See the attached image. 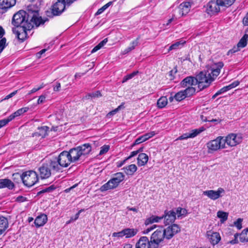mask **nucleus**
Returning a JSON list of instances; mask_svg holds the SVG:
<instances>
[{"mask_svg":"<svg viewBox=\"0 0 248 248\" xmlns=\"http://www.w3.org/2000/svg\"><path fill=\"white\" fill-rule=\"evenodd\" d=\"M174 99L177 101H181L184 99L186 96L183 91H181L176 93L174 96Z\"/></svg>","mask_w":248,"mask_h":248,"instance_id":"39","label":"nucleus"},{"mask_svg":"<svg viewBox=\"0 0 248 248\" xmlns=\"http://www.w3.org/2000/svg\"><path fill=\"white\" fill-rule=\"evenodd\" d=\"M220 6H229L233 4L235 0H217Z\"/></svg>","mask_w":248,"mask_h":248,"instance_id":"38","label":"nucleus"},{"mask_svg":"<svg viewBox=\"0 0 248 248\" xmlns=\"http://www.w3.org/2000/svg\"><path fill=\"white\" fill-rule=\"evenodd\" d=\"M203 131V128L199 129H195L190 131L188 133H184L181 136H179L176 140H186L188 138H193L196 137L197 135L200 134Z\"/></svg>","mask_w":248,"mask_h":248,"instance_id":"16","label":"nucleus"},{"mask_svg":"<svg viewBox=\"0 0 248 248\" xmlns=\"http://www.w3.org/2000/svg\"><path fill=\"white\" fill-rule=\"evenodd\" d=\"M113 181L117 184V186L124 180V175L122 172H118L115 174V177L112 178Z\"/></svg>","mask_w":248,"mask_h":248,"instance_id":"35","label":"nucleus"},{"mask_svg":"<svg viewBox=\"0 0 248 248\" xmlns=\"http://www.w3.org/2000/svg\"><path fill=\"white\" fill-rule=\"evenodd\" d=\"M140 39V37H138L136 39L134 40L131 42V43L130 45V46L126 48H125L124 51H122V53L123 55H125L126 54H127L134 49H135V47L137 46L139 43V40Z\"/></svg>","mask_w":248,"mask_h":248,"instance_id":"27","label":"nucleus"},{"mask_svg":"<svg viewBox=\"0 0 248 248\" xmlns=\"http://www.w3.org/2000/svg\"><path fill=\"white\" fill-rule=\"evenodd\" d=\"M176 215L177 214L178 217L186 215L187 211L184 208L178 207L177 208Z\"/></svg>","mask_w":248,"mask_h":248,"instance_id":"46","label":"nucleus"},{"mask_svg":"<svg viewBox=\"0 0 248 248\" xmlns=\"http://www.w3.org/2000/svg\"><path fill=\"white\" fill-rule=\"evenodd\" d=\"M16 0H0V8L2 9H8L14 6Z\"/></svg>","mask_w":248,"mask_h":248,"instance_id":"25","label":"nucleus"},{"mask_svg":"<svg viewBox=\"0 0 248 248\" xmlns=\"http://www.w3.org/2000/svg\"><path fill=\"white\" fill-rule=\"evenodd\" d=\"M240 47H238V46H234L232 49H230L228 52V55H229L230 54H232L235 52L238 51L240 50Z\"/></svg>","mask_w":248,"mask_h":248,"instance_id":"52","label":"nucleus"},{"mask_svg":"<svg viewBox=\"0 0 248 248\" xmlns=\"http://www.w3.org/2000/svg\"><path fill=\"white\" fill-rule=\"evenodd\" d=\"M101 48H102L98 44L97 46H96L91 51V53H93L94 52H95L97 50H99Z\"/></svg>","mask_w":248,"mask_h":248,"instance_id":"64","label":"nucleus"},{"mask_svg":"<svg viewBox=\"0 0 248 248\" xmlns=\"http://www.w3.org/2000/svg\"><path fill=\"white\" fill-rule=\"evenodd\" d=\"M68 151H63L57 157L49 161V165L54 172H62L64 168L67 167L72 163Z\"/></svg>","mask_w":248,"mask_h":248,"instance_id":"2","label":"nucleus"},{"mask_svg":"<svg viewBox=\"0 0 248 248\" xmlns=\"http://www.w3.org/2000/svg\"><path fill=\"white\" fill-rule=\"evenodd\" d=\"M29 109V108L28 107H25L21 108L19 109H18L17 111L10 115L8 118L5 119L7 120V123H8L9 122L12 121L13 119H14L15 118L23 114V113L26 112Z\"/></svg>","mask_w":248,"mask_h":248,"instance_id":"20","label":"nucleus"},{"mask_svg":"<svg viewBox=\"0 0 248 248\" xmlns=\"http://www.w3.org/2000/svg\"><path fill=\"white\" fill-rule=\"evenodd\" d=\"M177 69L174 68L170 71L168 75V78L170 80H172L174 78V75L177 73Z\"/></svg>","mask_w":248,"mask_h":248,"instance_id":"51","label":"nucleus"},{"mask_svg":"<svg viewBox=\"0 0 248 248\" xmlns=\"http://www.w3.org/2000/svg\"><path fill=\"white\" fill-rule=\"evenodd\" d=\"M168 103V99L166 96L160 97L157 101V105L159 108L165 107Z\"/></svg>","mask_w":248,"mask_h":248,"instance_id":"36","label":"nucleus"},{"mask_svg":"<svg viewBox=\"0 0 248 248\" xmlns=\"http://www.w3.org/2000/svg\"><path fill=\"white\" fill-rule=\"evenodd\" d=\"M27 201V198L22 196H18L16 199V201L19 202H22Z\"/></svg>","mask_w":248,"mask_h":248,"instance_id":"53","label":"nucleus"},{"mask_svg":"<svg viewBox=\"0 0 248 248\" xmlns=\"http://www.w3.org/2000/svg\"><path fill=\"white\" fill-rule=\"evenodd\" d=\"M247 33H246L244 36L241 39L239 42L237 44L238 47L240 48H243L246 46L248 40L247 38Z\"/></svg>","mask_w":248,"mask_h":248,"instance_id":"40","label":"nucleus"},{"mask_svg":"<svg viewBox=\"0 0 248 248\" xmlns=\"http://www.w3.org/2000/svg\"><path fill=\"white\" fill-rule=\"evenodd\" d=\"M7 124H8V123L7 122V120L5 119H3V120H0V128L4 126Z\"/></svg>","mask_w":248,"mask_h":248,"instance_id":"63","label":"nucleus"},{"mask_svg":"<svg viewBox=\"0 0 248 248\" xmlns=\"http://www.w3.org/2000/svg\"><path fill=\"white\" fill-rule=\"evenodd\" d=\"M206 145L209 153H212L226 148L224 137L222 136H218L216 139L208 141Z\"/></svg>","mask_w":248,"mask_h":248,"instance_id":"8","label":"nucleus"},{"mask_svg":"<svg viewBox=\"0 0 248 248\" xmlns=\"http://www.w3.org/2000/svg\"><path fill=\"white\" fill-rule=\"evenodd\" d=\"M92 147L89 143H85L81 146L71 149L68 152L69 157L72 162L78 161L82 155H85L90 153Z\"/></svg>","mask_w":248,"mask_h":248,"instance_id":"5","label":"nucleus"},{"mask_svg":"<svg viewBox=\"0 0 248 248\" xmlns=\"http://www.w3.org/2000/svg\"><path fill=\"white\" fill-rule=\"evenodd\" d=\"M48 127L46 126H42L38 128V131L35 133V136L41 137L44 138L47 135Z\"/></svg>","mask_w":248,"mask_h":248,"instance_id":"29","label":"nucleus"},{"mask_svg":"<svg viewBox=\"0 0 248 248\" xmlns=\"http://www.w3.org/2000/svg\"><path fill=\"white\" fill-rule=\"evenodd\" d=\"M163 218V217H158L152 216L151 217L147 218L145 222V224L146 225H147L149 224H151L154 222H158L160 220H161Z\"/></svg>","mask_w":248,"mask_h":248,"instance_id":"32","label":"nucleus"},{"mask_svg":"<svg viewBox=\"0 0 248 248\" xmlns=\"http://www.w3.org/2000/svg\"><path fill=\"white\" fill-rule=\"evenodd\" d=\"M157 228V229L155 230L154 232L160 233V232H179L181 231L180 227L176 224H173L169 226L167 230L163 229L161 226H157L156 225H153L150 227L148 228L146 232L144 231L142 232H149L151 231H153L155 229Z\"/></svg>","mask_w":248,"mask_h":248,"instance_id":"9","label":"nucleus"},{"mask_svg":"<svg viewBox=\"0 0 248 248\" xmlns=\"http://www.w3.org/2000/svg\"><path fill=\"white\" fill-rule=\"evenodd\" d=\"M61 84L59 82H56V85L53 86V90L55 92H58L60 90Z\"/></svg>","mask_w":248,"mask_h":248,"instance_id":"56","label":"nucleus"},{"mask_svg":"<svg viewBox=\"0 0 248 248\" xmlns=\"http://www.w3.org/2000/svg\"><path fill=\"white\" fill-rule=\"evenodd\" d=\"M225 193V190L223 188L219 187L217 191L213 190H206L203 191V194L207 196L209 198L212 200H216L222 196V194Z\"/></svg>","mask_w":248,"mask_h":248,"instance_id":"14","label":"nucleus"},{"mask_svg":"<svg viewBox=\"0 0 248 248\" xmlns=\"http://www.w3.org/2000/svg\"><path fill=\"white\" fill-rule=\"evenodd\" d=\"M107 9V6H105V5H104L103 6H102L101 8L98 10V11L96 13V15H98L102 14Z\"/></svg>","mask_w":248,"mask_h":248,"instance_id":"55","label":"nucleus"},{"mask_svg":"<svg viewBox=\"0 0 248 248\" xmlns=\"http://www.w3.org/2000/svg\"><path fill=\"white\" fill-rule=\"evenodd\" d=\"M28 18V22L31 23L32 28L34 27V25L37 27L40 25L43 24L47 20V19L43 20L41 17H38L37 16V13L35 11H29V15Z\"/></svg>","mask_w":248,"mask_h":248,"instance_id":"12","label":"nucleus"},{"mask_svg":"<svg viewBox=\"0 0 248 248\" xmlns=\"http://www.w3.org/2000/svg\"><path fill=\"white\" fill-rule=\"evenodd\" d=\"M125 172L129 175H132L137 170V167L135 164H131L124 168Z\"/></svg>","mask_w":248,"mask_h":248,"instance_id":"31","label":"nucleus"},{"mask_svg":"<svg viewBox=\"0 0 248 248\" xmlns=\"http://www.w3.org/2000/svg\"><path fill=\"white\" fill-rule=\"evenodd\" d=\"M109 182H110V183L111 184V187H112L113 189H114V188H116V187L118 186L117 184L115 183L114 181H113V178H112L110 180H109Z\"/></svg>","mask_w":248,"mask_h":248,"instance_id":"62","label":"nucleus"},{"mask_svg":"<svg viewBox=\"0 0 248 248\" xmlns=\"http://www.w3.org/2000/svg\"><path fill=\"white\" fill-rule=\"evenodd\" d=\"M44 85H43V84H42L40 86H39V87L38 88H33L31 91H30V93H34L37 91H38V90H40L41 89L43 88L44 87Z\"/></svg>","mask_w":248,"mask_h":248,"instance_id":"58","label":"nucleus"},{"mask_svg":"<svg viewBox=\"0 0 248 248\" xmlns=\"http://www.w3.org/2000/svg\"><path fill=\"white\" fill-rule=\"evenodd\" d=\"M166 233H152L150 241L146 237H141L137 243L136 248H158Z\"/></svg>","mask_w":248,"mask_h":248,"instance_id":"3","label":"nucleus"},{"mask_svg":"<svg viewBox=\"0 0 248 248\" xmlns=\"http://www.w3.org/2000/svg\"><path fill=\"white\" fill-rule=\"evenodd\" d=\"M47 216L45 214H42L38 216L34 220V224L36 227L43 226L47 221Z\"/></svg>","mask_w":248,"mask_h":248,"instance_id":"23","label":"nucleus"},{"mask_svg":"<svg viewBox=\"0 0 248 248\" xmlns=\"http://www.w3.org/2000/svg\"><path fill=\"white\" fill-rule=\"evenodd\" d=\"M0 53L2 52L5 47L7 46L8 44L7 43V40L6 38L3 37L0 38Z\"/></svg>","mask_w":248,"mask_h":248,"instance_id":"44","label":"nucleus"},{"mask_svg":"<svg viewBox=\"0 0 248 248\" xmlns=\"http://www.w3.org/2000/svg\"><path fill=\"white\" fill-rule=\"evenodd\" d=\"M56 187L54 185H51L50 186L46 187L45 188L43 189L42 190H41L38 194L41 193H44L46 192H52L54 189H55Z\"/></svg>","mask_w":248,"mask_h":248,"instance_id":"47","label":"nucleus"},{"mask_svg":"<svg viewBox=\"0 0 248 248\" xmlns=\"http://www.w3.org/2000/svg\"><path fill=\"white\" fill-rule=\"evenodd\" d=\"M109 149V146L108 145H105L101 147V150L99 152L100 155H102L108 152Z\"/></svg>","mask_w":248,"mask_h":248,"instance_id":"50","label":"nucleus"},{"mask_svg":"<svg viewBox=\"0 0 248 248\" xmlns=\"http://www.w3.org/2000/svg\"><path fill=\"white\" fill-rule=\"evenodd\" d=\"M138 230H135L134 229H124L119 232L122 233H125V232H138Z\"/></svg>","mask_w":248,"mask_h":248,"instance_id":"54","label":"nucleus"},{"mask_svg":"<svg viewBox=\"0 0 248 248\" xmlns=\"http://www.w3.org/2000/svg\"><path fill=\"white\" fill-rule=\"evenodd\" d=\"M46 99V97L44 95H41L38 99L37 103L38 104H42L43 103Z\"/></svg>","mask_w":248,"mask_h":248,"instance_id":"60","label":"nucleus"},{"mask_svg":"<svg viewBox=\"0 0 248 248\" xmlns=\"http://www.w3.org/2000/svg\"><path fill=\"white\" fill-rule=\"evenodd\" d=\"M112 189L113 188L111 187V184L108 181L107 183H105L104 185L101 186V187L100 188V190L101 192H104L107 190Z\"/></svg>","mask_w":248,"mask_h":248,"instance_id":"43","label":"nucleus"},{"mask_svg":"<svg viewBox=\"0 0 248 248\" xmlns=\"http://www.w3.org/2000/svg\"><path fill=\"white\" fill-rule=\"evenodd\" d=\"M229 214L222 211H218L217 212V217L220 218V221L221 223H224L228 219Z\"/></svg>","mask_w":248,"mask_h":248,"instance_id":"33","label":"nucleus"},{"mask_svg":"<svg viewBox=\"0 0 248 248\" xmlns=\"http://www.w3.org/2000/svg\"><path fill=\"white\" fill-rule=\"evenodd\" d=\"M136 233H113V237H123L125 235L126 238L132 237Z\"/></svg>","mask_w":248,"mask_h":248,"instance_id":"49","label":"nucleus"},{"mask_svg":"<svg viewBox=\"0 0 248 248\" xmlns=\"http://www.w3.org/2000/svg\"><path fill=\"white\" fill-rule=\"evenodd\" d=\"M29 10L28 12L20 10L15 14L12 20L13 24L16 27H20L24 29L30 31L32 28L31 23L28 22Z\"/></svg>","mask_w":248,"mask_h":248,"instance_id":"4","label":"nucleus"},{"mask_svg":"<svg viewBox=\"0 0 248 248\" xmlns=\"http://www.w3.org/2000/svg\"><path fill=\"white\" fill-rule=\"evenodd\" d=\"M14 187L15 185L11 180L8 179H0V188H7L12 190Z\"/></svg>","mask_w":248,"mask_h":248,"instance_id":"21","label":"nucleus"},{"mask_svg":"<svg viewBox=\"0 0 248 248\" xmlns=\"http://www.w3.org/2000/svg\"><path fill=\"white\" fill-rule=\"evenodd\" d=\"M239 242L246 243L248 242V233H235L234 235V239L230 241V243L234 244Z\"/></svg>","mask_w":248,"mask_h":248,"instance_id":"18","label":"nucleus"},{"mask_svg":"<svg viewBox=\"0 0 248 248\" xmlns=\"http://www.w3.org/2000/svg\"><path fill=\"white\" fill-rule=\"evenodd\" d=\"M225 146L226 143L230 147H234L240 143L242 141V136L239 134H230L224 137Z\"/></svg>","mask_w":248,"mask_h":248,"instance_id":"10","label":"nucleus"},{"mask_svg":"<svg viewBox=\"0 0 248 248\" xmlns=\"http://www.w3.org/2000/svg\"><path fill=\"white\" fill-rule=\"evenodd\" d=\"M243 23L245 26H248V12L243 18Z\"/></svg>","mask_w":248,"mask_h":248,"instance_id":"59","label":"nucleus"},{"mask_svg":"<svg viewBox=\"0 0 248 248\" xmlns=\"http://www.w3.org/2000/svg\"><path fill=\"white\" fill-rule=\"evenodd\" d=\"M190 3L189 2H184L180 4L179 7L174 11V16L176 18L186 15L190 10Z\"/></svg>","mask_w":248,"mask_h":248,"instance_id":"11","label":"nucleus"},{"mask_svg":"<svg viewBox=\"0 0 248 248\" xmlns=\"http://www.w3.org/2000/svg\"><path fill=\"white\" fill-rule=\"evenodd\" d=\"M207 237L213 245L217 244L221 240V237L219 233H208L207 234Z\"/></svg>","mask_w":248,"mask_h":248,"instance_id":"24","label":"nucleus"},{"mask_svg":"<svg viewBox=\"0 0 248 248\" xmlns=\"http://www.w3.org/2000/svg\"><path fill=\"white\" fill-rule=\"evenodd\" d=\"M224 64L219 62L213 64L207 71H201L196 76L197 85L200 91L209 87L215 78L220 73V69L223 67Z\"/></svg>","mask_w":248,"mask_h":248,"instance_id":"1","label":"nucleus"},{"mask_svg":"<svg viewBox=\"0 0 248 248\" xmlns=\"http://www.w3.org/2000/svg\"><path fill=\"white\" fill-rule=\"evenodd\" d=\"M186 43L185 41L182 40H180L175 42V43L171 45L169 48V51H170L173 49H177L179 48H181L184 45V44Z\"/></svg>","mask_w":248,"mask_h":248,"instance_id":"34","label":"nucleus"},{"mask_svg":"<svg viewBox=\"0 0 248 248\" xmlns=\"http://www.w3.org/2000/svg\"><path fill=\"white\" fill-rule=\"evenodd\" d=\"M22 30L23 31L22 32H18L17 37L19 40H20L21 41V42H23V41H24V40H25V38L27 36L26 30H28V31H29V30L28 29H24L23 28L22 29Z\"/></svg>","mask_w":248,"mask_h":248,"instance_id":"41","label":"nucleus"},{"mask_svg":"<svg viewBox=\"0 0 248 248\" xmlns=\"http://www.w3.org/2000/svg\"><path fill=\"white\" fill-rule=\"evenodd\" d=\"M88 96L92 97H98L101 96V93L99 91H96L95 93H92L89 94Z\"/></svg>","mask_w":248,"mask_h":248,"instance_id":"57","label":"nucleus"},{"mask_svg":"<svg viewBox=\"0 0 248 248\" xmlns=\"http://www.w3.org/2000/svg\"><path fill=\"white\" fill-rule=\"evenodd\" d=\"M220 7L217 0H211L207 4L206 11L209 15H215L220 12Z\"/></svg>","mask_w":248,"mask_h":248,"instance_id":"13","label":"nucleus"},{"mask_svg":"<svg viewBox=\"0 0 248 248\" xmlns=\"http://www.w3.org/2000/svg\"><path fill=\"white\" fill-rule=\"evenodd\" d=\"M138 154H139V151H134L132 152L131 153L130 155L128 157H127L126 158V159L128 160V159H130L132 157L135 156V155H136Z\"/></svg>","mask_w":248,"mask_h":248,"instance_id":"61","label":"nucleus"},{"mask_svg":"<svg viewBox=\"0 0 248 248\" xmlns=\"http://www.w3.org/2000/svg\"><path fill=\"white\" fill-rule=\"evenodd\" d=\"M186 88L183 90L186 97L192 95L196 92V89L193 87H186Z\"/></svg>","mask_w":248,"mask_h":248,"instance_id":"37","label":"nucleus"},{"mask_svg":"<svg viewBox=\"0 0 248 248\" xmlns=\"http://www.w3.org/2000/svg\"><path fill=\"white\" fill-rule=\"evenodd\" d=\"M196 85H197L196 78L192 76L186 77L181 82V85L183 88Z\"/></svg>","mask_w":248,"mask_h":248,"instance_id":"19","label":"nucleus"},{"mask_svg":"<svg viewBox=\"0 0 248 248\" xmlns=\"http://www.w3.org/2000/svg\"><path fill=\"white\" fill-rule=\"evenodd\" d=\"M243 219L241 218H238L236 221L233 222V225H231V226H235L237 228L238 230H240L242 228V223Z\"/></svg>","mask_w":248,"mask_h":248,"instance_id":"45","label":"nucleus"},{"mask_svg":"<svg viewBox=\"0 0 248 248\" xmlns=\"http://www.w3.org/2000/svg\"><path fill=\"white\" fill-rule=\"evenodd\" d=\"M163 218L165 219L166 224H169L170 222H174L176 219V213L175 212L170 210L164 212V215L162 216Z\"/></svg>","mask_w":248,"mask_h":248,"instance_id":"17","label":"nucleus"},{"mask_svg":"<svg viewBox=\"0 0 248 248\" xmlns=\"http://www.w3.org/2000/svg\"><path fill=\"white\" fill-rule=\"evenodd\" d=\"M74 0H57L52 6L51 12H47L48 16H60L64 10L66 5L73 3Z\"/></svg>","mask_w":248,"mask_h":248,"instance_id":"7","label":"nucleus"},{"mask_svg":"<svg viewBox=\"0 0 248 248\" xmlns=\"http://www.w3.org/2000/svg\"><path fill=\"white\" fill-rule=\"evenodd\" d=\"M8 227V222L6 218L0 217V232L6 231Z\"/></svg>","mask_w":248,"mask_h":248,"instance_id":"30","label":"nucleus"},{"mask_svg":"<svg viewBox=\"0 0 248 248\" xmlns=\"http://www.w3.org/2000/svg\"><path fill=\"white\" fill-rule=\"evenodd\" d=\"M137 160V163L139 166H144L148 161V156L145 153L140 154Z\"/></svg>","mask_w":248,"mask_h":248,"instance_id":"26","label":"nucleus"},{"mask_svg":"<svg viewBox=\"0 0 248 248\" xmlns=\"http://www.w3.org/2000/svg\"><path fill=\"white\" fill-rule=\"evenodd\" d=\"M239 84V82L238 81H234L232 83L229 84L228 86H225L221 89H220L219 90H218V92H219L220 94H222L225 92H227L228 91H229L230 90L233 89L236 86H237Z\"/></svg>","mask_w":248,"mask_h":248,"instance_id":"28","label":"nucleus"},{"mask_svg":"<svg viewBox=\"0 0 248 248\" xmlns=\"http://www.w3.org/2000/svg\"><path fill=\"white\" fill-rule=\"evenodd\" d=\"M124 108V103H122V104L118 106L116 108L108 113L107 114V116L108 117H110L111 116L115 114L121 109Z\"/></svg>","mask_w":248,"mask_h":248,"instance_id":"42","label":"nucleus"},{"mask_svg":"<svg viewBox=\"0 0 248 248\" xmlns=\"http://www.w3.org/2000/svg\"><path fill=\"white\" fill-rule=\"evenodd\" d=\"M138 71H134L133 72H132V73L129 74V75H126V76H125L123 79V81L122 82H125L126 81H127L128 80L130 79H131L132 78H133L134 77H135L138 73Z\"/></svg>","mask_w":248,"mask_h":248,"instance_id":"48","label":"nucleus"},{"mask_svg":"<svg viewBox=\"0 0 248 248\" xmlns=\"http://www.w3.org/2000/svg\"><path fill=\"white\" fill-rule=\"evenodd\" d=\"M14 179L17 178L22 180L25 186L31 187L35 185L38 181V175L33 170H29L23 172L21 175L16 173L13 175Z\"/></svg>","mask_w":248,"mask_h":248,"instance_id":"6","label":"nucleus"},{"mask_svg":"<svg viewBox=\"0 0 248 248\" xmlns=\"http://www.w3.org/2000/svg\"><path fill=\"white\" fill-rule=\"evenodd\" d=\"M39 175L42 179H47L51 175V169L49 165V162L43 164L38 169Z\"/></svg>","mask_w":248,"mask_h":248,"instance_id":"15","label":"nucleus"},{"mask_svg":"<svg viewBox=\"0 0 248 248\" xmlns=\"http://www.w3.org/2000/svg\"><path fill=\"white\" fill-rule=\"evenodd\" d=\"M155 132L152 131L149 133H147L145 134L144 135L140 137L138 139L136 140L134 142V144H139L142 142H144L149 139L152 138L154 135H155Z\"/></svg>","mask_w":248,"mask_h":248,"instance_id":"22","label":"nucleus"}]
</instances>
